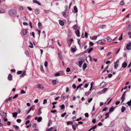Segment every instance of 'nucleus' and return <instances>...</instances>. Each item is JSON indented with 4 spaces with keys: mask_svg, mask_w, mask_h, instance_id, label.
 <instances>
[{
    "mask_svg": "<svg viewBox=\"0 0 131 131\" xmlns=\"http://www.w3.org/2000/svg\"><path fill=\"white\" fill-rule=\"evenodd\" d=\"M127 65V63L126 62H124L122 64V67L123 68H125L126 67Z\"/></svg>",
    "mask_w": 131,
    "mask_h": 131,
    "instance_id": "obj_8",
    "label": "nucleus"
},
{
    "mask_svg": "<svg viewBox=\"0 0 131 131\" xmlns=\"http://www.w3.org/2000/svg\"><path fill=\"white\" fill-rule=\"evenodd\" d=\"M112 74H109L108 75V77L109 78H111L112 77Z\"/></svg>",
    "mask_w": 131,
    "mask_h": 131,
    "instance_id": "obj_49",
    "label": "nucleus"
},
{
    "mask_svg": "<svg viewBox=\"0 0 131 131\" xmlns=\"http://www.w3.org/2000/svg\"><path fill=\"white\" fill-rule=\"evenodd\" d=\"M13 117H17V112H15L12 113Z\"/></svg>",
    "mask_w": 131,
    "mask_h": 131,
    "instance_id": "obj_21",
    "label": "nucleus"
},
{
    "mask_svg": "<svg viewBox=\"0 0 131 131\" xmlns=\"http://www.w3.org/2000/svg\"><path fill=\"white\" fill-rule=\"evenodd\" d=\"M35 13L36 14H38L40 13V10L38 9H36L34 11Z\"/></svg>",
    "mask_w": 131,
    "mask_h": 131,
    "instance_id": "obj_11",
    "label": "nucleus"
},
{
    "mask_svg": "<svg viewBox=\"0 0 131 131\" xmlns=\"http://www.w3.org/2000/svg\"><path fill=\"white\" fill-rule=\"evenodd\" d=\"M72 121H68L67 122V124L68 125L72 124Z\"/></svg>",
    "mask_w": 131,
    "mask_h": 131,
    "instance_id": "obj_43",
    "label": "nucleus"
},
{
    "mask_svg": "<svg viewBox=\"0 0 131 131\" xmlns=\"http://www.w3.org/2000/svg\"><path fill=\"white\" fill-rule=\"evenodd\" d=\"M33 2L34 3H36L39 5H41L40 3L36 0H34L33 1Z\"/></svg>",
    "mask_w": 131,
    "mask_h": 131,
    "instance_id": "obj_18",
    "label": "nucleus"
},
{
    "mask_svg": "<svg viewBox=\"0 0 131 131\" xmlns=\"http://www.w3.org/2000/svg\"><path fill=\"white\" fill-rule=\"evenodd\" d=\"M23 24V25L25 26H27L28 25V23L26 22H24Z\"/></svg>",
    "mask_w": 131,
    "mask_h": 131,
    "instance_id": "obj_57",
    "label": "nucleus"
},
{
    "mask_svg": "<svg viewBox=\"0 0 131 131\" xmlns=\"http://www.w3.org/2000/svg\"><path fill=\"white\" fill-rule=\"evenodd\" d=\"M72 126L73 129L74 130H75L76 129V127H75V126L73 125H72Z\"/></svg>",
    "mask_w": 131,
    "mask_h": 131,
    "instance_id": "obj_58",
    "label": "nucleus"
},
{
    "mask_svg": "<svg viewBox=\"0 0 131 131\" xmlns=\"http://www.w3.org/2000/svg\"><path fill=\"white\" fill-rule=\"evenodd\" d=\"M97 36H94L92 37V39L95 40H96L97 39Z\"/></svg>",
    "mask_w": 131,
    "mask_h": 131,
    "instance_id": "obj_33",
    "label": "nucleus"
},
{
    "mask_svg": "<svg viewBox=\"0 0 131 131\" xmlns=\"http://www.w3.org/2000/svg\"><path fill=\"white\" fill-rule=\"evenodd\" d=\"M19 9L20 10H23V7L22 6H20L19 7Z\"/></svg>",
    "mask_w": 131,
    "mask_h": 131,
    "instance_id": "obj_59",
    "label": "nucleus"
},
{
    "mask_svg": "<svg viewBox=\"0 0 131 131\" xmlns=\"http://www.w3.org/2000/svg\"><path fill=\"white\" fill-rule=\"evenodd\" d=\"M126 48L127 50H131V42H129L128 43L126 46Z\"/></svg>",
    "mask_w": 131,
    "mask_h": 131,
    "instance_id": "obj_3",
    "label": "nucleus"
},
{
    "mask_svg": "<svg viewBox=\"0 0 131 131\" xmlns=\"http://www.w3.org/2000/svg\"><path fill=\"white\" fill-rule=\"evenodd\" d=\"M126 30L128 31L131 30V23L129 24L128 27L127 28Z\"/></svg>",
    "mask_w": 131,
    "mask_h": 131,
    "instance_id": "obj_17",
    "label": "nucleus"
},
{
    "mask_svg": "<svg viewBox=\"0 0 131 131\" xmlns=\"http://www.w3.org/2000/svg\"><path fill=\"white\" fill-rule=\"evenodd\" d=\"M97 125H96L94 126H93L92 127H91L92 129L94 130V129H95L97 127Z\"/></svg>",
    "mask_w": 131,
    "mask_h": 131,
    "instance_id": "obj_47",
    "label": "nucleus"
},
{
    "mask_svg": "<svg viewBox=\"0 0 131 131\" xmlns=\"http://www.w3.org/2000/svg\"><path fill=\"white\" fill-rule=\"evenodd\" d=\"M109 113H106L105 114V116H106L105 117V119H106L109 116Z\"/></svg>",
    "mask_w": 131,
    "mask_h": 131,
    "instance_id": "obj_27",
    "label": "nucleus"
},
{
    "mask_svg": "<svg viewBox=\"0 0 131 131\" xmlns=\"http://www.w3.org/2000/svg\"><path fill=\"white\" fill-rule=\"evenodd\" d=\"M93 99L92 98H91L89 99L88 100V102L89 103H90L92 100Z\"/></svg>",
    "mask_w": 131,
    "mask_h": 131,
    "instance_id": "obj_64",
    "label": "nucleus"
},
{
    "mask_svg": "<svg viewBox=\"0 0 131 131\" xmlns=\"http://www.w3.org/2000/svg\"><path fill=\"white\" fill-rule=\"evenodd\" d=\"M16 121L18 123H20L21 121V120L20 119H17L16 120Z\"/></svg>",
    "mask_w": 131,
    "mask_h": 131,
    "instance_id": "obj_53",
    "label": "nucleus"
},
{
    "mask_svg": "<svg viewBox=\"0 0 131 131\" xmlns=\"http://www.w3.org/2000/svg\"><path fill=\"white\" fill-rule=\"evenodd\" d=\"M53 129V127H51L49 129H46V131H54L53 130H52Z\"/></svg>",
    "mask_w": 131,
    "mask_h": 131,
    "instance_id": "obj_28",
    "label": "nucleus"
},
{
    "mask_svg": "<svg viewBox=\"0 0 131 131\" xmlns=\"http://www.w3.org/2000/svg\"><path fill=\"white\" fill-rule=\"evenodd\" d=\"M23 34L24 35H26L27 33V31L26 29H23Z\"/></svg>",
    "mask_w": 131,
    "mask_h": 131,
    "instance_id": "obj_14",
    "label": "nucleus"
},
{
    "mask_svg": "<svg viewBox=\"0 0 131 131\" xmlns=\"http://www.w3.org/2000/svg\"><path fill=\"white\" fill-rule=\"evenodd\" d=\"M126 108L124 106H122L121 108V112H123L125 110Z\"/></svg>",
    "mask_w": 131,
    "mask_h": 131,
    "instance_id": "obj_25",
    "label": "nucleus"
},
{
    "mask_svg": "<svg viewBox=\"0 0 131 131\" xmlns=\"http://www.w3.org/2000/svg\"><path fill=\"white\" fill-rule=\"evenodd\" d=\"M106 27V26L105 25H103L101 26L100 28L102 29H104Z\"/></svg>",
    "mask_w": 131,
    "mask_h": 131,
    "instance_id": "obj_32",
    "label": "nucleus"
},
{
    "mask_svg": "<svg viewBox=\"0 0 131 131\" xmlns=\"http://www.w3.org/2000/svg\"><path fill=\"white\" fill-rule=\"evenodd\" d=\"M58 56H59V57L61 59L62 56V55H61V53H60V52H58Z\"/></svg>",
    "mask_w": 131,
    "mask_h": 131,
    "instance_id": "obj_38",
    "label": "nucleus"
},
{
    "mask_svg": "<svg viewBox=\"0 0 131 131\" xmlns=\"http://www.w3.org/2000/svg\"><path fill=\"white\" fill-rule=\"evenodd\" d=\"M107 89L106 88H105L103 89L102 91V93H105L107 90Z\"/></svg>",
    "mask_w": 131,
    "mask_h": 131,
    "instance_id": "obj_24",
    "label": "nucleus"
},
{
    "mask_svg": "<svg viewBox=\"0 0 131 131\" xmlns=\"http://www.w3.org/2000/svg\"><path fill=\"white\" fill-rule=\"evenodd\" d=\"M66 113H63L61 115V117H64L66 115Z\"/></svg>",
    "mask_w": 131,
    "mask_h": 131,
    "instance_id": "obj_54",
    "label": "nucleus"
},
{
    "mask_svg": "<svg viewBox=\"0 0 131 131\" xmlns=\"http://www.w3.org/2000/svg\"><path fill=\"white\" fill-rule=\"evenodd\" d=\"M42 119V117H39L37 119V121L38 122H40Z\"/></svg>",
    "mask_w": 131,
    "mask_h": 131,
    "instance_id": "obj_31",
    "label": "nucleus"
},
{
    "mask_svg": "<svg viewBox=\"0 0 131 131\" xmlns=\"http://www.w3.org/2000/svg\"><path fill=\"white\" fill-rule=\"evenodd\" d=\"M55 75L56 77L59 76L60 75V74L58 72L57 73L55 74Z\"/></svg>",
    "mask_w": 131,
    "mask_h": 131,
    "instance_id": "obj_48",
    "label": "nucleus"
},
{
    "mask_svg": "<svg viewBox=\"0 0 131 131\" xmlns=\"http://www.w3.org/2000/svg\"><path fill=\"white\" fill-rule=\"evenodd\" d=\"M35 87L39 89H42L44 88V87L40 84H38L37 85H36Z\"/></svg>",
    "mask_w": 131,
    "mask_h": 131,
    "instance_id": "obj_5",
    "label": "nucleus"
},
{
    "mask_svg": "<svg viewBox=\"0 0 131 131\" xmlns=\"http://www.w3.org/2000/svg\"><path fill=\"white\" fill-rule=\"evenodd\" d=\"M59 23L60 24L61 26H63L64 24V22L62 20H60V21L59 22Z\"/></svg>",
    "mask_w": 131,
    "mask_h": 131,
    "instance_id": "obj_26",
    "label": "nucleus"
},
{
    "mask_svg": "<svg viewBox=\"0 0 131 131\" xmlns=\"http://www.w3.org/2000/svg\"><path fill=\"white\" fill-rule=\"evenodd\" d=\"M107 84L106 82H103L100 85V86L101 87H103L106 86Z\"/></svg>",
    "mask_w": 131,
    "mask_h": 131,
    "instance_id": "obj_7",
    "label": "nucleus"
},
{
    "mask_svg": "<svg viewBox=\"0 0 131 131\" xmlns=\"http://www.w3.org/2000/svg\"><path fill=\"white\" fill-rule=\"evenodd\" d=\"M18 96V95L17 94H16L13 97V99H14L16 98Z\"/></svg>",
    "mask_w": 131,
    "mask_h": 131,
    "instance_id": "obj_60",
    "label": "nucleus"
},
{
    "mask_svg": "<svg viewBox=\"0 0 131 131\" xmlns=\"http://www.w3.org/2000/svg\"><path fill=\"white\" fill-rule=\"evenodd\" d=\"M129 35V37L130 38H131V32H129L128 33Z\"/></svg>",
    "mask_w": 131,
    "mask_h": 131,
    "instance_id": "obj_50",
    "label": "nucleus"
},
{
    "mask_svg": "<svg viewBox=\"0 0 131 131\" xmlns=\"http://www.w3.org/2000/svg\"><path fill=\"white\" fill-rule=\"evenodd\" d=\"M123 34H121V36L119 37L118 39L119 40H121L122 38Z\"/></svg>",
    "mask_w": 131,
    "mask_h": 131,
    "instance_id": "obj_44",
    "label": "nucleus"
},
{
    "mask_svg": "<svg viewBox=\"0 0 131 131\" xmlns=\"http://www.w3.org/2000/svg\"><path fill=\"white\" fill-rule=\"evenodd\" d=\"M96 121L95 119H93L92 120V122L93 124L95 123H96Z\"/></svg>",
    "mask_w": 131,
    "mask_h": 131,
    "instance_id": "obj_62",
    "label": "nucleus"
},
{
    "mask_svg": "<svg viewBox=\"0 0 131 131\" xmlns=\"http://www.w3.org/2000/svg\"><path fill=\"white\" fill-rule=\"evenodd\" d=\"M83 85V84H81L79 85L77 87V89L76 90H77L79 88L80 89L81 88V86H82Z\"/></svg>",
    "mask_w": 131,
    "mask_h": 131,
    "instance_id": "obj_22",
    "label": "nucleus"
},
{
    "mask_svg": "<svg viewBox=\"0 0 131 131\" xmlns=\"http://www.w3.org/2000/svg\"><path fill=\"white\" fill-rule=\"evenodd\" d=\"M126 103L129 106H130L131 105V100L128 101Z\"/></svg>",
    "mask_w": 131,
    "mask_h": 131,
    "instance_id": "obj_37",
    "label": "nucleus"
},
{
    "mask_svg": "<svg viewBox=\"0 0 131 131\" xmlns=\"http://www.w3.org/2000/svg\"><path fill=\"white\" fill-rule=\"evenodd\" d=\"M93 49L92 48H91L88 51V53H90Z\"/></svg>",
    "mask_w": 131,
    "mask_h": 131,
    "instance_id": "obj_46",
    "label": "nucleus"
},
{
    "mask_svg": "<svg viewBox=\"0 0 131 131\" xmlns=\"http://www.w3.org/2000/svg\"><path fill=\"white\" fill-rule=\"evenodd\" d=\"M22 72V71H19L17 72V74H20Z\"/></svg>",
    "mask_w": 131,
    "mask_h": 131,
    "instance_id": "obj_63",
    "label": "nucleus"
},
{
    "mask_svg": "<svg viewBox=\"0 0 131 131\" xmlns=\"http://www.w3.org/2000/svg\"><path fill=\"white\" fill-rule=\"evenodd\" d=\"M107 109V107H105L102 110V112H103V111H106Z\"/></svg>",
    "mask_w": 131,
    "mask_h": 131,
    "instance_id": "obj_39",
    "label": "nucleus"
},
{
    "mask_svg": "<svg viewBox=\"0 0 131 131\" xmlns=\"http://www.w3.org/2000/svg\"><path fill=\"white\" fill-rule=\"evenodd\" d=\"M126 92V91H125L122 96V97H121V99L122 101L121 103H122L123 102V101H124V100L125 97V96Z\"/></svg>",
    "mask_w": 131,
    "mask_h": 131,
    "instance_id": "obj_4",
    "label": "nucleus"
},
{
    "mask_svg": "<svg viewBox=\"0 0 131 131\" xmlns=\"http://www.w3.org/2000/svg\"><path fill=\"white\" fill-rule=\"evenodd\" d=\"M0 114L4 118L6 117V114L5 112L3 111H0Z\"/></svg>",
    "mask_w": 131,
    "mask_h": 131,
    "instance_id": "obj_2",
    "label": "nucleus"
},
{
    "mask_svg": "<svg viewBox=\"0 0 131 131\" xmlns=\"http://www.w3.org/2000/svg\"><path fill=\"white\" fill-rule=\"evenodd\" d=\"M9 15L10 16H14L16 14V12L14 9H12L10 10L9 12Z\"/></svg>",
    "mask_w": 131,
    "mask_h": 131,
    "instance_id": "obj_1",
    "label": "nucleus"
},
{
    "mask_svg": "<svg viewBox=\"0 0 131 131\" xmlns=\"http://www.w3.org/2000/svg\"><path fill=\"white\" fill-rule=\"evenodd\" d=\"M107 41L108 42H110L111 41L112 39L109 36H108L106 38Z\"/></svg>",
    "mask_w": 131,
    "mask_h": 131,
    "instance_id": "obj_23",
    "label": "nucleus"
},
{
    "mask_svg": "<svg viewBox=\"0 0 131 131\" xmlns=\"http://www.w3.org/2000/svg\"><path fill=\"white\" fill-rule=\"evenodd\" d=\"M120 4L121 5H123L124 4V1H121L120 3Z\"/></svg>",
    "mask_w": 131,
    "mask_h": 131,
    "instance_id": "obj_45",
    "label": "nucleus"
},
{
    "mask_svg": "<svg viewBox=\"0 0 131 131\" xmlns=\"http://www.w3.org/2000/svg\"><path fill=\"white\" fill-rule=\"evenodd\" d=\"M80 33L79 30H77L76 31V34L77 36L78 37L80 36Z\"/></svg>",
    "mask_w": 131,
    "mask_h": 131,
    "instance_id": "obj_15",
    "label": "nucleus"
},
{
    "mask_svg": "<svg viewBox=\"0 0 131 131\" xmlns=\"http://www.w3.org/2000/svg\"><path fill=\"white\" fill-rule=\"evenodd\" d=\"M5 11L2 8H0V13H4Z\"/></svg>",
    "mask_w": 131,
    "mask_h": 131,
    "instance_id": "obj_29",
    "label": "nucleus"
},
{
    "mask_svg": "<svg viewBox=\"0 0 131 131\" xmlns=\"http://www.w3.org/2000/svg\"><path fill=\"white\" fill-rule=\"evenodd\" d=\"M25 93H26V92L25 91H24L23 90H21V94H25Z\"/></svg>",
    "mask_w": 131,
    "mask_h": 131,
    "instance_id": "obj_55",
    "label": "nucleus"
},
{
    "mask_svg": "<svg viewBox=\"0 0 131 131\" xmlns=\"http://www.w3.org/2000/svg\"><path fill=\"white\" fill-rule=\"evenodd\" d=\"M118 64H117L116 63H115V66H114V68L115 69H116V68L118 67Z\"/></svg>",
    "mask_w": 131,
    "mask_h": 131,
    "instance_id": "obj_35",
    "label": "nucleus"
},
{
    "mask_svg": "<svg viewBox=\"0 0 131 131\" xmlns=\"http://www.w3.org/2000/svg\"><path fill=\"white\" fill-rule=\"evenodd\" d=\"M70 70V69L69 68H67L66 69V71L67 72H69Z\"/></svg>",
    "mask_w": 131,
    "mask_h": 131,
    "instance_id": "obj_51",
    "label": "nucleus"
},
{
    "mask_svg": "<svg viewBox=\"0 0 131 131\" xmlns=\"http://www.w3.org/2000/svg\"><path fill=\"white\" fill-rule=\"evenodd\" d=\"M8 79L9 80H11L12 79V76L11 74H9V75L8 77Z\"/></svg>",
    "mask_w": 131,
    "mask_h": 131,
    "instance_id": "obj_12",
    "label": "nucleus"
},
{
    "mask_svg": "<svg viewBox=\"0 0 131 131\" xmlns=\"http://www.w3.org/2000/svg\"><path fill=\"white\" fill-rule=\"evenodd\" d=\"M87 67V65L86 63H84L83 65V70H84Z\"/></svg>",
    "mask_w": 131,
    "mask_h": 131,
    "instance_id": "obj_20",
    "label": "nucleus"
},
{
    "mask_svg": "<svg viewBox=\"0 0 131 131\" xmlns=\"http://www.w3.org/2000/svg\"><path fill=\"white\" fill-rule=\"evenodd\" d=\"M36 31H38V33L39 36H40V34L41 32L38 29H37Z\"/></svg>",
    "mask_w": 131,
    "mask_h": 131,
    "instance_id": "obj_52",
    "label": "nucleus"
},
{
    "mask_svg": "<svg viewBox=\"0 0 131 131\" xmlns=\"http://www.w3.org/2000/svg\"><path fill=\"white\" fill-rule=\"evenodd\" d=\"M47 102V100L46 99H45L43 100V104H45Z\"/></svg>",
    "mask_w": 131,
    "mask_h": 131,
    "instance_id": "obj_56",
    "label": "nucleus"
},
{
    "mask_svg": "<svg viewBox=\"0 0 131 131\" xmlns=\"http://www.w3.org/2000/svg\"><path fill=\"white\" fill-rule=\"evenodd\" d=\"M13 126L17 130H18L19 128V127L17 125H14Z\"/></svg>",
    "mask_w": 131,
    "mask_h": 131,
    "instance_id": "obj_34",
    "label": "nucleus"
},
{
    "mask_svg": "<svg viewBox=\"0 0 131 131\" xmlns=\"http://www.w3.org/2000/svg\"><path fill=\"white\" fill-rule=\"evenodd\" d=\"M101 41V40H99V41H98L97 42V43H100V45H104L105 44V43Z\"/></svg>",
    "mask_w": 131,
    "mask_h": 131,
    "instance_id": "obj_19",
    "label": "nucleus"
},
{
    "mask_svg": "<svg viewBox=\"0 0 131 131\" xmlns=\"http://www.w3.org/2000/svg\"><path fill=\"white\" fill-rule=\"evenodd\" d=\"M114 107H111L109 109V112L110 113L113 112L114 110Z\"/></svg>",
    "mask_w": 131,
    "mask_h": 131,
    "instance_id": "obj_13",
    "label": "nucleus"
},
{
    "mask_svg": "<svg viewBox=\"0 0 131 131\" xmlns=\"http://www.w3.org/2000/svg\"><path fill=\"white\" fill-rule=\"evenodd\" d=\"M25 53L27 56H29V52L27 51H26Z\"/></svg>",
    "mask_w": 131,
    "mask_h": 131,
    "instance_id": "obj_61",
    "label": "nucleus"
},
{
    "mask_svg": "<svg viewBox=\"0 0 131 131\" xmlns=\"http://www.w3.org/2000/svg\"><path fill=\"white\" fill-rule=\"evenodd\" d=\"M77 25H74L73 26V28L74 29H77Z\"/></svg>",
    "mask_w": 131,
    "mask_h": 131,
    "instance_id": "obj_36",
    "label": "nucleus"
},
{
    "mask_svg": "<svg viewBox=\"0 0 131 131\" xmlns=\"http://www.w3.org/2000/svg\"><path fill=\"white\" fill-rule=\"evenodd\" d=\"M115 121H113L111 122V123L109 126L111 127H113L115 124Z\"/></svg>",
    "mask_w": 131,
    "mask_h": 131,
    "instance_id": "obj_9",
    "label": "nucleus"
},
{
    "mask_svg": "<svg viewBox=\"0 0 131 131\" xmlns=\"http://www.w3.org/2000/svg\"><path fill=\"white\" fill-rule=\"evenodd\" d=\"M60 107L61 108V109L62 110L64 108L65 106L64 105L62 104L60 106Z\"/></svg>",
    "mask_w": 131,
    "mask_h": 131,
    "instance_id": "obj_40",
    "label": "nucleus"
},
{
    "mask_svg": "<svg viewBox=\"0 0 131 131\" xmlns=\"http://www.w3.org/2000/svg\"><path fill=\"white\" fill-rule=\"evenodd\" d=\"M42 109V108L41 107H40L39 108V109L38 110L37 112V115H40L41 113V110Z\"/></svg>",
    "mask_w": 131,
    "mask_h": 131,
    "instance_id": "obj_10",
    "label": "nucleus"
},
{
    "mask_svg": "<svg viewBox=\"0 0 131 131\" xmlns=\"http://www.w3.org/2000/svg\"><path fill=\"white\" fill-rule=\"evenodd\" d=\"M32 127L33 128L37 127V124L36 123H34L32 125Z\"/></svg>",
    "mask_w": 131,
    "mask_h": 131,
    "instance_id": "obj_42",
    "label": "nucleus"
},
{
    "mask_svg": "<svg viewBox=\"0 0 131 131\" xmlns=\"http://www.w3.org/2000/svg\"><path fill=\"white\" fill-rule=\"evenodd\" d=\"M52 83L54 84H55L57 82L56 81V80H53L52 81Z\"/></svg>",
    "mask_w": 131,
    "mask_h": 131,
    "instance_id": "obj_41",
    "label": "nucleus"
},
{
    "mask_svg": "<svg viewBox=\"0 0 131 131\" xmlns=\"http://www.w3.org/2000/svg\"><path fill=\"white\" fill-rule=\"evenodd\" d=\"M67 95L65 94H63L61 96V98L62 99L64 100L66 99L67 97Z\"/></svg>",
    "mask_w": 131,
    "mask_h": 131,
    "instance_id": "obj_6",
    "label": "nucleus"
},
{
    "mask_svg": "<svg viewBox=\"0 0 131 131\" xmlns=\"http://www.w3.org/2000/svg\"><path fill=\"white\" fill-rule=\"evenodd\" d=\"M74 10L75 11L76 13H77L78 11V9L76 6H74Z\"/></svg>",
    "mask_w": 131,
    "mask_h": 131,
    "instance_id": "obj_30",
    "label": "nucleus"
},
{
    "mask_svg": "<svg viewBox=\"0 0 131 131\" xmlns=\"http://www.w3.org/2000/svg\"><path fill=\"white\" fill-rule=\"evenodd\" d=\"M83 63V62L82 61V60H81V61H79V67L80 68H81V67Z\"/></svg>",
    "mask_w": 131,
    "mask_h": 131,
    "instance_id": "obj_16",
    "label": "nucleus"
}]
</instances>
